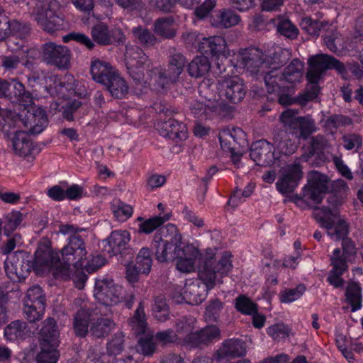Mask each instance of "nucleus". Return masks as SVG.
Here are the masks:
<instances>
[{
  "mask_svg": "<svg viewBox=\"0 0 363 363\" xmlns=\"http://www.w3.org/2000/svg\"><path fill=\"white\" fill-rule=\"evenodd\" d=\"M232 255L225 251L217 256L216 249H207L203 264L199 270V280L189 281L185 284L181 294L182 301L192 305H197L205 300L207 291L216 284H221L222 278L226 276L233 269Z\"/></svg>",
  "mask_w": 363,
  "mask_h": 363,
  "instance_id": "1",
  "label": "nucleus"
},
{
  "mask_svg": "<svg viewBox=\"0 0 363 363\" xmlns=\"http://www.w3.org/2000/svg\"><path fill=\"white\" fill-rule=\"evenodd\" d=\"M311 149L308 152L303 154L293 164L283 168L282 176L276 183L277 190L283 194L294 191L302 178L303 172L300 162H308L315 152H320L328 147V142L323 135L313 136L310 140Z\"/></svg>",
  "mask_w": 363,
  "mask_h": 363,
  "instance_id": "2",
  "label": "nucleus"
},
{
  "mask_svg": "<svg viewBox=\"0 0 363 363\" xmlns=\"http://www.w3.org/2000/svg\"><path fill=\"white\" fill-rule=\"evenodd\" d=\"M85 229L72 224H63L59 227L58 233L69 235L68 242L61 250L62 260L65 264L81 268L88 258L84 238L79 233Z\"/></svg>",
  "mask_w": 363,
  "mask_h": 363,
  "instance_id": "3",
  "label": "nucleus"
},
{
  "mask_svg": "<svg viewBox=\"0 0 363 363\" xmlns=\"http://www.w3.org/2000/svg\"><path fill=\"white\" fill-rule=\"evenodd\" d=\"M60 7L56 0H33L30 14L42 30L53 33L65 27L64 18L59 14Z\"/></svg>",
  "mask_w": 363,
  "mask_h": 363,
  "instance_id": "4",
  "label": "nucleus"
},
{
  "mask_svg": "<svg viewBox=\"0 0 363 363\" xmlns=\"http://www.w3.org/2000/svg\"><path fill=\"white\" fill-rule=\"evenodd\" d=\"M182 240L177 226L169 223L161 228L154 235L152 247L155 259L159 262H170L176 260L179 243Z\"/></svg>",
  "mask_w": 363,
  "mask_h": 363,
  "instance_id": "5",
  "label": "nucleus"
},
{
  "mask_svg": "<svg viewBox=\"0 0 363 363\" xmlns=\"http://www.w3.org/2000/svg\"><path fill=\"white\" fill-rule=\"evenodd\" d=\"M357 253L355 244L351 240L342 242V249L336 248L330 256L332 269L328 277V282L334 287L342 286L341 275L348 269V263L354 261Z\"/></svg>",
  "mask_w": 363,
  "mask_h": 363,
  "instance_id": "6",
  "label": "nucleus"
},
{
  "mask_svg": "<svg viewBox=\"0 0 363 363\" xmlns=\"http://www.w3.org/2000/svg\"><path fill=\"white\" fill-rule=\"evenodd\" d=\"M125 66L130 77L136 85L143 86L149 78L155 77L150 70L152 63L143 49L138 46H131L126 49Z\"/></svg>",
  "mask_w": 363,
  "mask_h": 363,
  "instance_id": "7",
  "label": "nucleus"
},
{
  "mask_svg": "<svg viewBox=\"0 0 363 363\" xmlns=\"http://www.w3.org/2000/svg\"><path fill=\"white\" fill-rule=\"evenodd\" d=\"M313 215L320 226L327 230L328 235L332 239L350 240L345 238L348 233V225L344 220L340 218L339 212L335 208H331L325 206H315L313 208Z\"/></svg>",
  "mask_w": 363,
  "mask_h": 363,
  "instance_id": "8",
  "label": "nucleus"
},
{
  "mask_svg": "<svg viewBox=\"0 0 363 363\" xmlns=\"http://www.w3.org/2000/svg\"><path fill=\"white\" fill-rule=\"evenodd\" d=\"M167 69L152 68L150 72L155 77V82L162 87L177 82L187 63L185 56L172 48L169 50Z\"/></svg>",
  "mask_w": 363,
  "mask_h": 363,
  "instance_id": "9",
  "label": "nucleus"
},
{
  "mask_svg": "<svg viewBox=\"0 0 363 363\" xmlns=\"http://www.w3.org/2000/svg\"><path fill=\"white\" fill-rule=\"evenodd\" d=\"M309 68L306 74L308 82H319L328 69H335L342 77L347 76L345 65L339 60L328 54H317L308 59Z\"/></svg>",
  "mask_w": 363,
  "mask_h": 363,
  "instance_id": "10",
  "label": "nucleus"
},
{
  "mask_svg": "<svg viewBox=\"0 0 363 363\" xmlns=\"http://www.w3.org/2000/svg\"><path fill=\"white\" fill-rule=\"evenodd\" d=\"M298 114L296 109H287L280 116V121L296 138L306 140L318 128L311 116H297Z\"/></svg>",
  "mask_w": 363,
  "mask_h": 363,
  "instance_id": "11",
  "label": "nucleus"
},
{
  "mask_svg": "<svg viewBox=\"0 0 363 363\" xmlns=\"http://www.w3.org/2000/svg\"><path fill=\"white\" fill-rule=\"evenodd\" d=\"M41 58L48 65L65 70L70 67L72 52L67 46L48 42L42 45Z\"/></svg>",
  "mask_w": 363,
  "mask_h": 363,
  "instance_id": "12",
  "label": "nucleus"
},
{
  "mask_svg": "<svg viewBox=\"0 0 363 363\" xmlns=\"http://www.w3.org/2000/svg\"><path fill=\"white\" fill-rule=\"evenodd\" d=\"M218 84L220 98L229 102L239 103L246 94L243 80L238 76L220 77Z\"/></svg>",
  "mask_w": 363,
  "mask_h": 363,
  "instance_id": "13",
  "label": "nucleus"
},
{
  "mask_svg": "<svg viewBox=\"0 0 363 363\" xmlns=\"http://www.w3.org/2000/svg\"><path fill=\"white\" fill-rule=\"evenodd\" d=\"M123 289L114 284L113 280H96L94 297L102 305L112 306L121 302L124 298Z\"/></svg>",
  "mask_w": 363,
  "mask_h": 363,
  "instance_id": "14",
  "label": "nucleus"
},
{
  "mask_svg": "<svg viewBox=\"0 0 363 363\" xmlns=\"http://www.w3.org/2000/svg\"><path fill=\"white\" fill-rule=\"evenodd\" d=\"M30 269L29 256L23 251L16 252L5 261L6 273L13 281L23 280L29 274Z\"/></svg>",
  "mask_w": 363,
  "mask_h": 363,
  "instance_id": "15",
  "label": "nucleus"
},
{
  "mask_svg": "<svg viewBox=\"0 0 363 363\" xmlns=\"http://www.w3.org/2000/svg\"><path fill=\"white\" fill-rule=\"evenodd\" d=\"M200 252L192 244L182 246V240L178 245L176 252L177 269L183 273L194 270L196 260L199 257Z\"/></svg>",
  "mask_w": 363,
  "mask_h": 363,
  "instance_id": "16",
  "label": "nucleus"
},
{
  "mask_svg": "<svg viewBox=\"0 0 363 363\" xmlns=\"http://www.w3.org/2000/svg\"><path fill=\"white\" fill-rule=\"evenodd\" d=\"M325 177L314 172L308 179V183L303 187V198L314 203H319L328 191Z\"/></svg>",
  "mask_w": 363,
  "mask_h": 363,
  "instance_id": "17",
  "label": "nucleus"
},
{
  "mask_svg": "<svg viewBox=\"0 0 363 363\" xmlns=\"http://www.w3.org/2000/svg\"><path fill=\"white\" fill-rule=\"evenodd\" d=\"M22 122L30 134L40 133L48 125L46 112L41 107L30 106L24 115H22Z\"/></svg>",
  "mask_w": 363,
  "mask_h": 363,
  "instance_id": "18",
  "label": "nucleus"
},
{
  "mask_svg": "<svg viewBox=\"0 0 363 363\" xmlns=\"http://www.w3.org/2000/svg\"><path fill=\"white\" fill-rule=\"evenodd\" d=\"M220 338L219 328L216 325H210L199 330H194L193 334L183 340V344L194 348L202 347Z\"/></svg>",
  "mask_w": 363,
  "mask_h": 363,
  "instance_id": "19",
  "label": "nucleus"
},
{
  "mask_svg": "<svg viewBox=\"0 0 363 363\" xmlns=\"http://www.w3.org/2000/svg\"><path fill=\"white\" fill-rule=\"evenodd\" d=\"M241 62L252 74H258L267 67V57L257 48H250L242 50Z\"/></svg>",
  "mask_w": 363,
  "mask_h": 363,
  "instance_id": "20",
  "label": "nucleus"
},
{
  "mask_svg": "<svg viewBox=\"0 0 363 363\" xmlns=\"http://www.w3.org/2000/svg\"><path fill=\"white\" fill-rule=\"evenodd\" d=\"M91 35L93 40L100 45H108L116 42L122 41L124 35L121 29H109L104 23H98L91 28Z\"/></svg>",
  "mask_w": 363,
  "mask_h": 363,
  "instance_id": "21",
  "label": "nucleus"
},
{
  "mask_svg": "<svg viewBox=\"0 0 363 363\" xmlns=\"http://www.w3.org/2000/svg\"><path fill=\"white\" fill-rule=\"evenodd\" d=\"M250 157L258 165L262 166L270 165L277 158L274 154V145L266 140H260L252 144Z\"/></svg>",
  "mask_w": 363,
  "mask_h": 363,
  "instance_id": "22",
  "label": "nucleus"
},
{
  "mask_svg": "<svg viewBox=\"0 0 363 363\" xmlns=\"http://www.w3.org/2000/svg\"><path fill=\"white\" fill-rule=\"evenodd\" d=\"M60 259L58 254L53 252L50 241L46 238L41 240L35 253V268L39 270L49 268L53 264H57Z\"/></svg>",
  "mask_w": 363,
  "mask_h": 363,
  "instance_id": "23",
  "label": "nucleus"
},
{
  "mask_svg": "<svg viewBox=\"0 0 363 363\" xmlns=\"http://www.w3.org/2000/svg\"><path fill=\"white\" fill-rule=\"evenodd\" d=\"M157 129L161 135L177 143L185 140L188 137L186 125L173 118L158 123Z\"/></svg>",
  "mask_w": 363,
  "mask_h": 363,
  "instance_id": "24",
  "label": "nucleus"
},
{
  "mask_svg": "<svg viewBox=\"0 0 363 363\" xmlns=\"http://www.w3.org/2000/svg\"><path fill=\"white\" fill-rule=\"evenodd\" d=\"M198 49L201 53L220 57L225 54L227 45L223 37L215 35L203 38L199 43Z\"/></svg>",
  "mask_w": 363,
  "mask_h": 363,
  "instance_id": "25",
  "label": "nucleus"
},
{
  "mask_svg": "<svg viewBox=\"0 0 363 363\" xmlns=\"http://www.w3.org/2000/svg\"><path fill=\"white\" fill-rule=\"evenodd\" d=\"M130 240V235L127 230L113 231L107 238L108 245L105 250L110 256L116 255L125 250Z\"/></svg>",
  "mask_w": 363,
  "mask_h": 363,
  "instance_id": "26",
  "label": "nucleus"
},
{
  "mask_svg": "<svg viewBox=\"0 0 363 363\" xmlns=\"http://www.w3.org/2000/svg\"><path fill=\"white\" fill-rule=\"evenodd\" d=\"M90 72L93 79L100 84L108 83V79L116 72L110 63L94 59L91 62Z\"/></svg>",
  "mask_w": 363,
  "mask_h": 363,
  "instance_id": "27",
  "label": "nucleus"
},
{
  "mask_svg": "<svg viewBox=\"0 0 363 363\" xmlns=\"http://www.w3.org/2000/svg\"><path fill=\"white\" fill-rule=\"evenodd\" d=\"M240 17L230 9H221L211 17V24L217 28H228L238 25Z\"/></svg>",
  "mask_w": 363,
  "mask_h": 363,
  "instance_id": "28",
  "label": "nucleus"
},
{
  "mask_svg": "<svg viewBox=\"0 0 363 363\" xmlns=\"http://www.w3.org/2000/svg\"><path fill=\"white\" fill-rule=\"evenodd\" d=\"M247 348L245 342L239 339H230L225 340L218 350L219 358L240 357L245 356Z\"/></svg>",
  "mask_w": 363,
  "mask_h": 363,
  "instance_id": "29",
  "label": "nucleus"
},
{
  "mask_svg": "<svg viewBox=\"0 0 363 363\" xmlns=\"http://www.w3.org/2000/svg\"><path fill=\"white\" fill-rule=\"evenodd\" d=\"M261 75L263 77L267 90L269 93L279 94L286 86L284 79L277 69L272 68L269 72L262 71Z\"/></svg>",
  "mask_w": 363,
  "mask_h": 363,
  "instance_id": "30",
  "label": "nucleus"
},
{
  "mask_svg": "<svg viewBox=\"0 0 363 363\" xmlns=\"http://www.w3.org/2000/svg\"><path fill=\"white\" fill-rule=\"evenodd\" d=\"M12 147L14 153L21 157H27L32 154L33 147L31 140L26 132H16L12 138Z\"/></svg>",
  "mask_w": 363,
  "mask_h": 363,
  "instance_id": "31",
  "label": "nucleus"
},
{
  "mask_svg": "<svg viewBox=\"0 0 363 363\" xmlns=\"http://www.w3.org/2000/svg\"><path fill=\"white\" fill-rule=\"evenodd\" d=\"M242 135L243 133L238 128H234L232 130H223L219 133V140L222 149L229 152L236 151L239 145L237 138Z\"/></svg>",
  "mask_w": 363,
  "mask_h": 363,
  "instance_id": "32",
  "label": "nucleus"
},
{
  "mask_svg": "<svg viewBox=\"0 0 363 363\" xmlns=\"http://www.w3.org/2000/svg\"><path fill=\"white\" fill-rule=\"evenodd\" d=\"M218 87V82L214 83L210 79H204L199 84V92L200 96L205 99L206 102L213 104L219 108L218 99L220 98Z\"/></svg>",
  "mask_w": 363,
  "mask_h": 363,
  "instance_id": "33",
  "label": "nucleus"
},
{
  "mask_svg": "<svg viewBox=\"0 0 363 363\" xmlns=\"http://www.w3.org/2000/svg\"><path fill=\"white\" fill-rule=\"evenodd\" d=\"M39 335V342L52 343L53 345H59V331L56 321L53 318H48L44 320Z\"/></svg>",
  "mask_w": 363,
  "mask_h": 363,
  "instance_id": "34",
  "label": "nucleus"
},
{
  "mask_svg": "<svg viewBox=\"0 0 363 363\" xmlns=\"http://www.w3.org/2000/svg\"><path fill=\"white\" fill-rule=\"evenodd\" d=\"M115 322L110 318H99L90 325L89 333L96 339L104 338L116 328Z\"/></svg>",
  "mask_w": 363,
  "mask_h": 363,
  "instance_id": "35",
  "label": "nucleus"
},
{
  "mask_svg": "<svg viewBox=\"0 0 363 363\" xmlns=\"http://www.w3.org/2000/svg\"><path fill=\"white\" fill-rule=\"evenodd\" d=\"M129 325L136 335L144 334L147 330V323L142 302L139 303L133 315L129 319Z\"/></svg>",
  "mask_w": 363,
  "mask_h": 363,
  "instance_id": "36",
  "label": "nucleus"
},
{
  "mask_svg": "<svg viewBox=\"0 0 363 363\" xmlns=\"http://www.w3.org/2000/svg\"><path fill=\"white\" fill-rule=\"evenodd\" d=\"M110 94L115 98H122L128 91V86L125 81L116 72L104 84Z\"/></svg>",
  "mask_w": 363,
  "mask_h": 363,
  "instance_id": "37",
  "label": "nucleus"
},
{
  "mask_svg": "<svg viewBox=\"0 0 363 363\" xmlns=\"http://www.w3.org/2000/svg\"><path fill=\"white\" fill-rule=\"evenodd\" d=\"M189 108L191 112L197 118L203 119L211 117L216 113L218 108L213 104H210L203 100H194L190 102Z\"/></svg>",
  "mask_w": 363,
  "mask_h": 363,
  "instance_id": "38",
  "label": "nucleus"
},
{
  "mask_svg": "<svg viewBox=\"0 0 363 363\" xmlns=\"http://www.w3.org/2000/svg\"><path fill=\"white\" fill-rule=\"evenodd\" d=\"M271 22L277 26V31L284 37L290 39L298 37V29L288 18L279 16L276 18L271 19Z\"/></svg>",
  "mask_w": 363,
  "mask_h": 363,
  "instance_id": "39",
  "label": "nucleus"
},
{
  "mask_svg": "<svg viewBox=\"0 0 363 363\" xmlns=\"http://www.w3.org/2000/svg\"><path fill=\"white\" fill-rule=\"evenodd\" d=\"M303 64L298 59H294L281 73L284 82L296 83L301 81L303 77Z\"/></svg>",
  "mask_w": 363,
  "mask_h": 363,
  "instance_id": "40",
  "label": "nucleus"
},
{
  "mask_svg": "<svg viewBox=\"0 0 363 363\" xmlns=\"http://www.w3.org/2000/svg\"><path fill=\"white\" fill-rule=\"evenodd\" d=\"M175 332L179 337L183 340L190 334H193L196 328V319L192 316H184L177 320L175 325Z\"/></svg>",
  "mask_w": 363,
  "mask_h": 363,
  "instance_id": "41",
  "label": "nucleus"
},
{
  "mask_svg": "<svg viewBox=\"0 0 363 363\" xmlns=\"http://www.w3.org/2000/svg\"><path fill=\"white\" fill-rule=\"evenodd\" d=\"M40 351L36 356L38 363H56L58 360L59 352L57 350L58 345L52 343L39 342Z\"/></svg>",
  "mask_w": 363,
  "mask_h": 363,
  "instance_id": "42",
  "label": "nucleus"
},
{
  "mask_svg": "<svg viewBox=\"0 0 363 363\" xmlns=\"http://www.w3.org/2000/svg\"><path fill=\"white\" fill-rule=\"evenodd\" d=\"M274 147L280 153L289 155L295 152L297 146L286 132H279L274 138Z\"/></svg>",
  "mask_w": 363,
  "mask_h": 363,
  "instance_id": "43",
  "label": "nucleus"
},
{
  "mask_svg": "<svg viewBox=\"0 0 363 363\" xmlns=\"http://www.w3.org/2000/svg\"><path fill=\"white\" fill-rule=\"evenodd\" d=\"M211 63L206 56H196L188 65V72L194 77H201L208 72Z\"/></svg>",
  "mask_w": 363,
  "mask_h": 363,
  "instance_id": "44",
  "label": "nucleus"
},
{
  "mask_svg": "<svg viewBox=\"0 0 363 363\" xmlns=\"http://www.w3.org/2000/svg\"><path fill=\"white\" fill-rule=\"evenodd\" d=\"M90 322V312L84 308L76 313L74 318V330L79 337H84L88 333L89 323Z\"/></svg>",
  "mask_w": 363,
  "mask_h": 363,
  "instance_id": "45",
  "label": "nucleus"
},
{
  "mask_svg": "<svg viewBox=\"0 0 363 363\" xmlns=\"http://www.w3.org/2000/svg\"><path fill=\"white\" fill-rule=\"evenodd\" d=\"M323 39L325 45L331 52H337L345 48L341 34L333 28L325 29Z\"/></svg>",
  "mask_w": 363,
  "mask_h": 363,
  "instance_id": "46",
  "label": "nucleus"
},
{
  "mask_svg": "<svg viewBox=\"0 0 363 363\" xmlns=\"http://www.w3.org/2000/svg\"><path fill=\"white\" fill-rule=\"evenodd\" d=\"M174 20L172 18H159L154 25L155 33L166 38H172L175 35L176 31L173 28Z\"/></svg>",
  "mask_w": 363,
  "mask_h": 363,
  "instance_id": "47",
  "label": "nucleus"
},
{
  "mask_svg": "<svg viewBox=\"0 0 363 363\" xmlns=\"http://www.w3.org/2000/svg\"><path fill=\"white\" fill-rule=\"evenodd\" d=\"M135 265L142 274H148L150 273L152 265V258L151 251L148 247H145L140 250L136 257Z\"/></svg>",
  "mask_w": 363,
  "mask_h": 363,
  "instance_id": "48",
  "label": "nucleus"
},
{
  "mask_svg": "<svg viewBox=\"0 0 363 363\" xmlns=\"http://www.w3.org/2000/svg\"><path fill=\"white\" fill-rule=\"evenodd\" d=\"M169 219L167 216H154L145 220L143 218L139 217L138 220L142 221L139 225L138 231L140 233L150 234L152 233L158 227L161 226Z\"/></svg>",
  "mask_w": 363,
  "mask_h": 363,
  "instance_id": "49",
  "label": "nucleus"
},
{
  "mask_svg": "<svg viewBox=\"0 0 363 363\" xmlns=\"http://www.w3.org/2000/svg\"><path fill=\"white\" fill-rule=\"evenodd\" d=\"M345 295L347 301L352 306V311L360 308L362 306L361 289L357 283L352 282L348 284Z\"/></svg>",
  "mask_w": 363,
  "mask_h": 363,
  "instance_id": "50",
  "label": "nucleus"
},
{
  "mask_svg": "<svg viewBox=\"0 0 363 363\" xmlns=\"http://www.w3.org/2000/svg\"><path fill=\"white\" fill-rule=\"evenodd\" d=\"M26 323L15 320L8 325L4 330V335L7 340L13 341L21 338L26 333Z\"/></svg>",
  "mask_w": 363,
  "mask_h": 363,
  "instance_id": "51",
  "label": "nucleus"
},
{
  "mask_svg": "<svg viewBox=\"0 0 363 363\" xmlns=\"http://www.w3.org/2000/svg\"><path fill=\"white\" fill-rule=\"evenodd\" d=\"M125 334L121 332L116 333L106 344V351L108 355H118L124 350Z\"/></svg>",
  "mask_w": 363,
  "mask_h": 363,
  "instance_id": "52",
  "label": "nucleus"
},
{
  "mask_svg": "<svg viewBox=\"0 0 363 363\" xmlns=\"http://www.w3.org/2000/svg\"><path fill=\"white\" fill-rule=\"evenodd\" d=\"M132 33L138 43L145 47L153 46L157 43V38L149 30L142 26L133 28Z\"/></svg>",
  "mask_w": 363,
  "mask_h": 363,
  "instance_id": "53",
  "label": "nucleus"
},
{
  "mask_svg": "<svg viewBox=\"0 0 363 363\" xmlns=\"http://www.w3.org/2000/svg\"><path fill=\"white\" fill-rule=\"evenodd\" d=\"M45 304L38 302V304H25L23 314L26 319L30 323H35L40 320L44 314Z\"/></svg>",
  "mask_w": 363,
  "mask_h": 363,
  "instance_id": "54",
  "label": "nucleus"
},
{
  "mask_svg": "<svg viewBox=\"0 0 363 363\" xmlns=\"http://www.w3.org/2000/svg\"><path fill=\"white\" fill-rule=\"evenodd\" d=\"M290 52L286 49L278 48L270 55L269 59L267 60V65L269 64L274 65L273 68H278L285 65L290 59Z\"/></svg>",
  "mask_w": 363,
  "mask_h": 363,
  "instance_id": "55",
  "label": "nucleus"
},
{
  "mask_svg": "<svg viewBox=\"0 0 363 363\" xmlns=\"http://www.w3.org/2000/svg\"><path fill=\"white\" fill-rule=\"evenodd\" d=\"M308 83L306 91L300 94L296 99V101L301 106H305L308 102L315 99L318 95V82Z\"/></svg>",
  "mask_w": 363,
  "mask_h": 363,
  "instance_id": "56",
  "label": "nucleus"
},
{
  "mask_svg": "<svg viewBox=\"0 0 363 363\" xmlns=\"http://www.w3.org/2000/svg\"><path fill=\"white\" fill-rule=\"evenodd\" d=\"M235 307L238 311L246 315H252L257 311V305L245 295L235 298Z\"/></svg>",
  "mask_w": 363,
  "mask_h": 363,
  "instance_id": "57",
  "label": "nucleus"
},
{
  "mask_svg": "<svg viewBox=\"0 0 363 363\" xmlns=\"http://www.w3.org/2000/svg\"><path fill=\"white\" fill-rule=\"evenodd\" d=\"M152 312L155 318L160 322H164L168 318L169 307L164 298L157 297L155 299Z\"/></svg>",
  "mask_w": 363,
  "mask_h": 363,
  "instance_id": "58",
  "label": "nucleus"
},
{
  "mask_svg": "<svg viewBox=\"0 0 363 363\" xmlns=\"http://www.w3.org/2000/svg\"><path fill=\"white\" fill-rule=\"evenodd\" d=\"M111 209L114 216L120 221L126 220L133 214L132 207L120 201L113 203L111 206Z\"/></svg>",
  "mask_w": 363,
  "mask_h": 363,
  "instance_id": "59",
  "label": "nucleus"
},
{
  "mask_svg": "<svg viewBox=\"0 0 363 363\" xmlns=\"http://www.w3.org/2000/svg\"><path fill=\"white\" fill-rule=\"evenodd\" d=\"M156 350V345L154 342L153 335L140 337L136 345L138 352L145 355H152Z\"/></svg>",
  "mask_w": 363,
  "mask_h": 363,
  "instance_id": "60",
  "label": "nucleus"
},
{
  "mask_svg": "<svg viewBox=\"0 0 363 363\" xmlns=\"http://www.w3.org/2000/svg\"><path fill=\"white\" fill-rule=\"evenodd\" d=\"M38 302L45 304V298L41 288L38 286H34L27 291L24 303L37 305Z\"/></svg>",
  "mask_w": 363,
  "mask_h": 363,
  "instance_id": "61",
  "label": "nucleus"
},
{
  "mask_svg": "<svg viewBox=\"0 0 363 363\" xmlns=\"http://www.w3.org/2000/svg\"><path fill=\"white\" fill-rule=\"evenodd\" d=\"M62 40L65 43H67L70 40H74L87 48L89 50H92L95 47L94 43L85 34L72 32L62 37Z\"/></svg>",
  "mask_w": 363,
  "mask_h": 363,
  "instance_id": "62",
  "label": "nucleus"
},
{
  "mask_svg": "<svg viewBox=\"0 0 363 363\" xmlns=\"http://www.w3.org/2000/svg\"><path fill=\"white\" fill-rule=\"evenodd\" d=\"M50 82L56 83L59 82V84L62 88H65L69 93V96L76 94L77 82L72 75L65 76L62 81H60L57 75L51 76L48 78Z\"/></svg>",
  "mask_w": 363,
  "mask_h": 363,
  "instance_id": "63",
  "label": "nucleus"
},
{
  "mask_svg": "<svg viewBox=\"0 0 363 363\" xmlns=\"http://www.w3.org/2000/svg\"><path fill=\"white\" fill-rule=\"evenodd\" d=\"M21 62L20 57L16 55H4L1 57V66L5 72L9 73L18 69Z\"/></svg>",
  "mask_w": 363,
  "mask_h": 363,
  "instance_id": "64",
  "label": "nucleus"
}]
</instances>
